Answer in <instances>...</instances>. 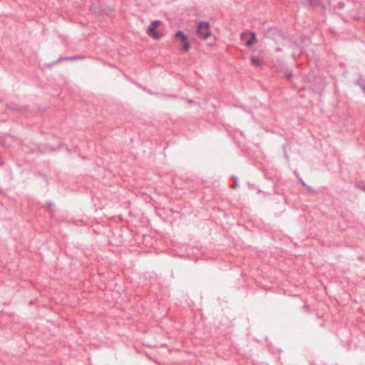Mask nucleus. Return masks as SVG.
<instances>
[{
	"label": "nucleus",
	"instance_id": "20e7f679",
	"mask_svg": "<svg viewBox=\"0 0 365 365\" xmlns=\"http://www.w3.org/2000/svg\"><path fill=\"white\" fill-rule=\"evenodd\" d=\"M240 38L245 41L247 46H252L257 42V36L253 32H244L241 34Z\"/></svg>",
	"mask_w": 365,
	"mask_h": 365
},
{
	"label": "nucleus",
	"instance_id": "7ed1b4c3",
	"mask_svg": "<svg viewBox=\"0 0 365 365\" xmlns=\"http://www.w3.org/2000/svg\"><path fill=\"white\" fill-rule=\"evenodd\" d=\"M197 31L199 37L203 39H207L211 36L210 24L207 22H200Z\"/></svg>",
	"mask_w": 365,
	"mask_h": 365
},
{
	"label": "nucleus",
	"instance_id": "f03ea898",
	"mask_svg": "<svg viewBox=\"0 0 365 365\" xmlns=\"http://www.w3.org/2000/svg\"><path fill=\"white\" fill-rule=\"evenodd\" d=\"M162 25V21L159 20L153 21L146 29L147 34L152 38L155 40H158L162 37V34L158 31V28H159Z\"/></svg>",
	"mask_w": 365,
	"mask_h": 365
},
{
	"label": "nucleus",
	"instance_id": "423d86ee",
	"mask_svg": "<svg viewBox=\"0 0 365 365\" xmlns=\"http://www.w3.org/2000/svg\"><path fill=\"white\" fill-rule=\"evenodd\" d=\"M287 78H291V74H288V75H287Z\"/></svg>",
	"mask_w": 365,
	"mask_h": 365
},
{
	"label": "nucleus",
	"instance_id": "39448f33",
	"mask_svg": "<svg viewBox=\"0 0 365 365\" xmlns=\"http://www.w3.org/2000/svg\"><path fill=\"white\" fill-rule=\"evenodd\" d=\"M251 62L252 65L256 66H261L262 65V61L257 57H252Z\"/></svg>",
	"mask_w": 365,
	"mask_h": 365
},
{
	"label": "nucleus",
	"instance_id": "f257e3e1",
	"mask_svg": "<svg viewBox=\"0 0 365 365\" xmlns=\"http://www.w3.org/2000/svg\"><path fill=\"white\" fill-rule=\"evenodd\" d=\"M175 38L179 42L182 53H187L190 49V43L188 37L182 31H178L175 34Z\"/></svg>",
	"mask_w": 365,
	"mask_h": 365
}]
</instances>
